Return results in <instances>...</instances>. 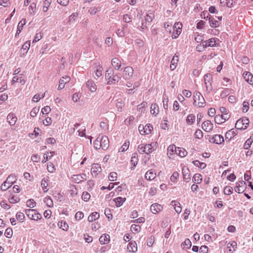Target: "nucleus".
Listing matches in <instances>:
<instances>
[{
    "instance_id": "37",
    "label": "nucleus",
    "mask_w": 253,
    "mask_h": 253,
    "mask_svg": "<svg viewBox=\"0 0 253 253\" xmlns=\"http://www.w3.org/2000/svg\"><path fill=\"white\" fill-rule=\"evenodd\" d=\"M126 199L125 198H123L121 197H119L115 198L114 200V201L115 202V204L116 207H120L123 205V203L125 202Z\"/></svg>"
},
{
    "instance_id": "64",
    "label": "nucleus",
    "mask_w": 253,
    "mask_h": 253,
    "mask_svg": "<svg viewBox=\"0 0 253 253\" xmlns=\"http://www.w3.org/2000/svg\"><path fill=\"white\" fill-rule=\"evenodd\" d=\"M82 198L84 201L87 202L90 199V195L87 192L84 191L83 193Z\"/></svg>"
},
{
    "instance_id": "2",
    "label": "nucleus",
    "mask_w": 253,
    "mask_h": 253,
    "mask_svg": "<svg viewBox=\"0 0 253 253\" xmlns=\"http://www.w3.org/2000/svg\"><path fill=\"white\" fill-rule=\"evenodd\" d=\"M156 148V143L152 142L151 144H146L144 145L141 144L138 146V151L141 153L150 154L153 152Z\"/></svg>"
},
{
    "instance_id": "44",
    "label": "nucleus",
    "mask_w": 253,
    "mask_h": 253,
    "mask_svg": "<svg viewBox=\"0 0 253 253\" xmlns=\"http://www.w3.org/2000/svg\"><path fill=\"white\" fill-rule=\"evenodd\" d=\"M202 180V175L199 173L195 174L193 177V181L196 183H200Z\"/></svg>"
},
{
    "instance_id": "9",
    "label": "nucleus",
    "mask_w": 253,
    "mask_h": 253,
    "mask_svg": "<svg viewBox=\"0 0 253 253\" xmlns=\"http://www.w3.org/2000/svg\"><path fill=\"white\" fill-rule=\"evenodd\" d=\"M133 75V69L130 66L126 67L123 70V78L125 80H130Z\"/></svg>"
},
{
    "instance_id": "15",
    "label": "nucleus",
    "mask_w": 253,
    "mask_h": 253,
    "mask_svg": "<svg viewBox=\"0 0 253 253\" xmlns=\"http://www.w3.org/2000/svg\"><path fill=\"white\" fill-rule=\"evenodd\" d=\"M101 171L102 168L99 164H93L92 165L90 172L93 176H96Z\"/></svg>"
},
{
    "instance_id": "40",
    "label": "nucleus",
    "mask_w": 253,
    "mask_h": 253,
    "mask_svg": "<svg viewBox=\"0 0 253 253\" xmlns=\"http://www.w3.org/2000/svg\"><path fill=\"white\" fill-rule=\"evenodd\" d=\"M126 27V25H123L122 29H118L116 31V34L119 37L123 38L125 36V29Z\"/></svg>"
},
{
    "instance_id": "33",
    "label": "nucleus",
    "mask_w": 253,
    "mask_h": 253,
    "mask_svg": "<svg viewBox=\"0 0 253 253\" xmlns=\"http://www.w3.org/2000/svg\"><path fill=\"white\" fill-rule=\"evenodd\" d=\"M227 248L229 253H232L237 248V243L235 241H232L227 244Z\"/></svg>"
},
{
    "instance_id": "43",
    "label": "nucleus",
    "mask_w": 253,
    "mask_h": 253,
    "mask_svg": "<svg viewBox=\"0 0 253 253\" xmlns=\"http://www.w3.org/2000/svg\"><path fill=\"white\" fill-rule=\"evenodd\" d=\"M54 152H50L45 154L43 156V159L42 160V163H44L50 159V158L54 155Z\"/></svg>"
},
{
    "instance_id": "21",
    "label": "nucleus",
    "mask_w": 253,
    "mask_h": 253,
    "mask_svg": "<svg viewBox=\"0 0 253 253\" xmlns=\"http://www.w3.org/2000/svg\"><path fill=\"white\" fill-rule=\"evenodd\" d=\"M243 76L247 82L251 85H253V75L251 73L245 72L243 74Z\"/></svg>"
},
{
    "instance_id": "26",
    "label": "nucleus",
    "mask_w": 253,
    "mask_h": 253,
    "mask_svg": "<svg viewBox=\"0 0 253 253\" xmlns=\"http://www.w3.org/2000/svg\"><path fill=\"white\" fill-rule=\"evenodd\" d=\"M182 174H183V179L185 180L188 181L190 179V178H191L190 172V170L188 168H187L186 167H184L182 168Z\"/></svg>"
},
{
    "instance_id": "48",
    "label": "nucleus",
    "mask_w": 253,
    "mask_h": 253,
    "mask_svg": "<svg viewBox=\"0 0 253 253\" xmlns=\"http://www.w3.org/2000/svg\"><path fill=\"white\" fill-rule=\"evenodd\" d=\"M155 17L154 14L153 13L150 12L146 14V16L144 17L145 20L148 22V23H151Z\"/></svg>"
},
{
    "instance_id": "42",
    "label": "nucleus",
    "mask_w": 253,
    "mask_h": 253,
    "mask_svg": "<svg viewBox=\"0 0 253 253\" xmlns=\"http://www.w3.org/2000/svg\"><path fill=\"white\" fill-rule=\"evenodd\" d=\"M48 186V180L45 179H42L41 181V186L42 190L44 193L48 191V189L47 188Z\"/></svg>"
},
{
    "instance_id": "12",
    "label": "nucleus",
    "mask_w": 253,
    "mask_h": 253,
    "mask_svg": "<svg viewBox=\"0 0 253 253\" xmlns=\"http://www.w3.org/2000/svg\"><path fill=\"white\" fill-rule=\"evenodd\" d=\"M230 115L225 114L223 115H217L214 117V121L216 124H221L224 123L226 120H228L230 118Z\"/></svg>"
},
{
    "instance_id": "11",
    "label": "nucleus",
    "mask_w": 253,
    "mask_h": 253,
    "mask_svg": "<svg viewBox=\"0 0 253 253\" xmlns=\"http://www.w3.org/2000/svg\"><path fill=\"white\" fill-rule=\"evenodd\" d=\"M87 176L85 173L73 175L72 176V181L77 183H81L86 179Z\"/></svg>"
},
{
    "instance_id": "61",
    "label": "nucleus",
    "mask_w": 253,
    "mask_h": 253,
    "mask_svg": "<svg viewBox=\"0 0 253 253\" xmlns=\"http://www.w3.org/2000/svg\"><path fill=\"white\" fill-rule=\"evenodd\" d=\"M130 229L132 232L137 233L140 230L141 227L139 225L132 224L131 226Z\"/></svg>"
},
{
    "instance_id": "49",
    "label": "nucleus",
    "mask_w": 253,
    "mask_h": 253,
    "mask_svg": "<svg viewBox=\"0 0 253 253\" xmlns=\"http://www.w3.org/2000/svg\"><path fill=\"white\" fill-rule=\"evenodd\" d=\"M193 164L197 167H198L201 169H204L206 167V164L205 163L200 162L198 160H195L193 161Z\"/></svg>"
},
{
    "instance_id": "51",
    "label": "nucleus",
    "mask_w": 253,
    "mask_h": 253,
    "mask_svg": "<svg viewBox=\"0 0 253 253\" xmlns=\"http://www.w3.org/2000/svg\"><path fill=\"white\" fill-rule=\"evenodd\" d=\"M179 174L177 171H174L170 177V181L173 183L177 182V179L179 177Z\"/></svg>"
},
{
    "instance_id": "45",
    "label": "nucleus",
    "mask_w": 253,
    "mask_h": 253,
    "mask_svg": "<svg viewBox=\"0 0 253 253\" xmlns=\"http://www.w3.org/2000/svg\"><path fill=\"white\" fill-rule=\"evenodd\" d=\"M43 202L48 207H52L53 206V201L51 198L48 196H47L44 198Z\"/></svg>"
},
{
    "instance_id": "20",
    "label": "nucleus",
    "mask_w": 253,
    "mask_h": 253,
    "mask_svg": "<svg viewBox=\"0 0 253 253\" xmlns=\"http://www.w3.org/2000/svg\"><path fill=\"white\" fill-rule=\"evenodd\" d=\"M213 124L210 121H205L202 125V128L207 132H210L213 129Z\"/></svg>"
},
{
    "instance_id": "13",
    "label": "nucleus",
    "mask_w": 253,
    "mask_h": 253,
    "mask_svg": "<svg viewBox=\"0 0 253 253\" xmlns=\"http://www.w3.org/2000/svg\"><path fill=\"white\" fill-rule=\"evenodd\" d=\"M209 141L211 143L220 144L224 142V138L221 135L215 134L210 138Z\"/></svg>"
},
{
    "instance_id": "38",
    "label": "nucleus",
    "mask_w": 253,
    "mask_h": 253,
    "mask_svg": "<svg viewBox=\"0 0 253 253\" xmlns=\"http://www.w3.org/2000/svg\"><path fill=\"white\" fill-rule=\"evenodd\" d=\"M99 217V214L97 212H93L88 217V221L89 222H93Z\"/></svg>"
},
{
    "instance_id": "57",
    "label": "nucleus",
    "mask_w": 253,
    "mask_h": 253,
    "mask_svg": "<svg viewBox=\"0 0 253 253\" xmlns=\"http://www.w3.org/2000/svg\"><path fill=\"white\" fill-rule=\"evenodd\" d=\"M45 96V93L42 95H40V94H35L32 98V101L33 102H38L41 98H42Z\"/></svg>"
},
{
    "instance_id": "10",
    "label": "nucleus",
    "mask_w": 253,
    "mask_h": 253,
    "mask_svg": "<svg viewBox=\"0 0 253 253\" xmlns=\"http://www.w3.org/2000/svg\"><path fill=\"white\" fill-rule=\"evenodd\" d=\"M99 142L101 145V148L103 150L107 149L109 146V140L107 136L103 135L98 136Z\"/></svg>"
},
{
    "instance_id": "14",
    "label": "nucleus",
    "mask_w": 253,
    "mask_h": 253,
    "mask_svg": "<svg viewBox=\"0 0 253 253\" xmlns=\"http://www.w3.org/2000/svg\"><path fill=\"white\" fill-rule=\"evenodd\" d=\"M246 186V183L243 181H239L236 183V185L234 188L235 192L238 193H242L244 192Z\"/></svg>"
},
{
    "instance_id": "1",
    "label": "nucleus",
    "mask_w": 253,
    "mask_h": 253,
    "mask_svg": "<svg viewBox=\"0 0 253 253\" xmlns=\"http://www.w3.org/2000/svg\"><path fill=\"white\" fill-rule=\"evenodd\" d=\"M114 72L111 69H108L105 71V79L107 81L106 84L111 85L116 84L120 81L121 77L119 75H114Z\"/></svg>"
},
{
    "instance_id": "22",
    "label": "nucleus",
    "mask_w": 253,
    "mask_h": 253,
    "mask_svg": "<svg viewBox=\"0 0 253 253\" xmlns=\"http://www.w3.org/2000/svg\"><path fill=\"white\" fill-rule=\"evenodd\" d=\"M215 40L214 38H211L208 41H204L202 42V45L204 48L208 46L213 47L215 45Z\"/></svg>"
},
{
    "instance_id": "39",
    "label": "nucleus",
    "mask_w": 253,
    "mask_h": 253,
    "mask_svg": "<svg viewBox=\"0 0 253 253\" xmlns=\"http://www.w3.org/2000/svg\"><path fill=\"white\" fill-rule=\"evenodd\" d=\"M209 22L211 27L216 28L219 26V21L214 19L212 17H209Z\"/></svg>"
},
{
    "instance_id": "54",
    "label": "nucleus",
    "mask_w": 253,
    "mask_h": 253,
    "mask_svg": "<svg viewBox=\"0 0 253 253\" xmlns=\"http://www.w3.org/2000/svg\"><path fill=\"white\" fill-rule=\"evenodd\" d=\"M118 174L116 172H110L109 175H108V179L110 181H116L117 178Z\"/></svg>"
},
{
    "instance_id": "18",
    "label": "nucleus",
    "mask_w": 253,
    "mask_h": 253,
    "mask_svg": "<svg viewBox=\"0 0 253 253\" xmlns=\"http://www.w3.org/2000/svg\"><path fill=\"white\" fill-rule=\"evenodd\" d=\"M163 209V206L158 203H154L152 204L150 207V210L154 214H157L159 213L160 211H162Z\"/></svg>"
},
{
    "instance_id": "4",
    "label": "nucleus",
    "mask_w": 253,
    "mask_h": 253,
    "mask_svg": "<svg viewBox=\"0 0 253 253\" xmlns=\"http://www.w3.org/2000/svg\"><path fill=\"white\" fill-rule=\"evenodd\" d=\"M16 178L14 174L9 175L6 180L1 184V189L2 191H6L16 181Z\"/></svg>"
},
{
    "instance_id": "16",
    "label": "nucleus",
    "mask_w": 253,
    "mask_h": 253,
    "mask_svg": "<svg viewBox=\"0 0 253 253\" xmlns=\"http://www.w3.org/2000/svg\"><path fill=\"white\" fill-rule=\"evenodd\" d=\"M71 78L69 76H63L59 81V85L57 89L61 90L64 88L65 84L69 83L70 81Z\"/></svg>"
},
{
    "instance_id": "3",
    "label": "nucleus",
    "mask_w": 253,
    "mask_h": 253,
    "mask_svg": "<svg viewBox=\"0 0 253 253\" xmlns=\"http://www.w3.org/2000/svg\"><path fill=\"white\" fill-rule=\"evenodd\" d=\"M193 105L197 107H204L206 105V101L203 95L199 91L193 93Z\"/></svg>"
},
{
    "instance_id": "59",
    "label": "nucleus",
    "mask_w": 253,
    "mask_h": 253,
    "mask_svg": "<svg viewBox=\"0 0 253 253\" xmlns=\"http://www.w3.org/2000/svg\"><path fill=\"white\" fill-rule=\"evenodd\" d=\"M104 213H105V215L106 216V217L108 218L109 220H110L112 219L113 215L111 213V211L110 209L106 208L105 210Z\"/></svg>"
},
{
    "instance_id": "19",
    "label": "nucleus",
    "mask_w": 253,
    "mask_h": 253,
    "mask_svg": "<svg viewBox=\"0 0 253 253\" xmlns=\"http://www.w3.org/2000/svg\"><path fill=\"white\" fill-rule=\"evenodd\" d=\"M179 61V54L178 53H175V55L173 56L172 60L171 61L170 65V69L171 71H173L177 67V63Z\"/></svg>"
},
{
    "instance_id": "60",
    "label": "nucleus",
    "mask_w": 253,
    "mask_h": 253,
    "mask_svg": "<svg viewBox=\"0 0 253 253\" xmlns=\"http://www.w3.org/2000/svg\"><path fill=\"white\" fill-rule=\"evenodd\" d=\"M30 42L26 41L22 45L21 49L25 51L26 53H27L30 47Z\"/></svg>"
},
{
    "instance_id": "29",
    "label": "nucleus",
    "mask_w": 253,
    "mask_h": 253,
    "mask_svg": "<svg viewBox=\"0 0 253 253\" xmlns=\"http://www.w3.org/2000/svg\"><path fill=\"white\" fill-rule=\"evenodd\" d=\"M127 249L129 252L135 253L137 251V246L135 242H131L127 245Z\"/></svg>"
},
{
    "instance_id": "53",
    "label": "nucleus",
    "mask_w": 253,
    "mask_h": 253,
    "mask_svg": "<svg viewBox=\"0 0 253 253\" xmlns=\"http://www.w3.org/2000/svg\"><path fill=\"white\" fill-rule=\"evenodd\" d=\"M51 0H44L43 2V5L42 7V10L43 12H46L50 5Z\"/></svg>"
},
{
    "instance_id": "25",
    "label": "nucleus",
    "mask_w": 253,
    "mask_h": 253,
    "mask_svg": "<svg viewBox=\"0 0 253 253\" xmlns=\"http://www.w3.org/2000/svg\"><path fill=\"white\" fill-rule=\"evenodd\" d=\"M86 86L91 92H95L97 89V86L93 81L90 80L86 83Z\"/></svg>"
},
{
    "instance_id": "6",
    "label": "nucleus",
    "mask_w": 253,
    "mask_h": 253,
    "mask_svg": "<svg viewBox=\"0 0 253 253\" xmlns=\"http://www.w3.org/2000/svg\"><path fill=\"white\" fill-rule=\"evenodd\" d=\"M249 122V120L246 117L241 118L236 122L235 127L238 129H245L248 126Z\"/></svg>"
},
{
    "instance_id": "23",
    "label": "nucleus",
    "mask_w": 253,
    "mask_h": 253,
    "mask_svg": "<svg viewBox=\"0 0 253 253\" xmlns=\"http://www.w3.org/2000/svg\"><path fill=\"white\" fill-rule=\"evenodd\" d=\"M212 80V75L210 74H207L205 76V84L207 89L211 88V81Z\"/></svg>"
},
{
    "instance_id": "58",
    "label": "nucleus",
    "mask_w": 253,
    "mask_h": 253,
    "mask_svg": "<svg viewBox=\"0 0 253 253\" xmlns=\"http://www.w3.org/2000/svg\"><path fill=\"white\" fill-rule=\"evenodd\" d=\"M223 192L225 195H230L233 192V188L232 187L227 186L224 188Z\"/></svg>"
},
{
    "instance_id": "52",
    "label": "nucleus",
    "mask_w": 253,
    "mask_h": 253,
    "mask_svg": "<svg viewBox=\"0 0 253 253\" xmlns=\"http://www.w3.org/2000/svg\"><path fill=\"white\" fill-rule=\"evenodd\" d=\"M138 161V159L137 158V154H133L131 157V161H130L131 164H132V165H133V168H134L136 166V165L137 164Z\"/></svg>"
},
{
    "instance_id": "31",
    "label": "nucleus",
    "mask_w": 253,
    "mask_h": 253,
    "mask_svg": "<svg viewBox=\"0 0 253 253\" xmlns=\"http://www.w3.org/2000/svg\"><path fill=\"white\" fill-rule=\"evenodd\" d=\"M26 19H22L18 23L17 26V30L16 33L15 34V36H17L19 35V34L21 33V31L23 29V26L26 24Z\"/></svg>"
},
{
    "instance_id": "35",
    "label": "nucleus",
    "mask_w": 253,
    "mask_h": 253,
    "mask_svg": "<svg viewBox=\"0 0 253 253\" xmlns=\"http://www.w3.org/2000/svg\"><path fill=\"white\" fill-rule=\"evenodd\" d=\"M151 114L156 116L159 113V107L156 103H152L150 107Z\"/></svg>"
},
{
    "instance_id": "7",
    "label": "nucleus",
    "mask_w": 253,
    "mask_h": 253,
    "mask_svg": "<svg viewBox=\"0 0 253 253\" xmlns=\"http://www.w3.org/2000/svg\"><path fill=\"white\" fill-rule=\"evenodd\" d=\"M153 129V126L149 124L145 126L141 124L138 126V130L141 135L149 134L151 133Z\"/></svg>"
},
{
    "instance_id": "47",
    "label": "nucleus",
    "mask_w": 253,
    "mask_h": 253,
    "mask_svg": "<svg viewBox=\"0 0 253 253\" xmlns=\"http://www.w3.org/2000/svg\"><path fill=\"white\" fill-rule=\"evenodd\" d=\"M177 148L174 145H170L168 148V155L169 156L172 155L174 152L176 153V149Z\"/></svg>"
},
{
    "instance_id": "46",
    "label": "nucleus",
    "mask_w": 253,
    "mask_h": 253,
    "mask_svg": "<svg viewBox=\"0 0 253 253\" xmlns=\"http://www.w3.org/2000/svg\"><path fill=\"white\" fill-rule=\"evenodd\" d=\"M69 193L72 197L77 196L78 194V190L76 187L74 185H71L70 187Z\"/></svg>"
},
{
    "instance_id": "34",
    "label": "nucleus",
    "mask_w": 253,
    "mask_h": 253,
    "mask_svg": "<svg viewBox=\"0 0 253 253\" xmlns=\"http://www.w3.org/2000/svg\"><path fill=\"white\" fill-rule=\"evenodd\" d=\"M175 154L181 157H184L187 155V152L183 148L177 147Z\"/></svg>"
},
{
    "instance_id": "17",
    "label": "nucleus",
    "mask_w": 253,
    "mask_h": 253,
    "mask_svg": "<svg viewBox=\"0 0 253 253\" xmlns=\"http://www.w3.org/2000/svg\"><path fill=\"white\" fill-rule=\"evenodd\" d=\"M17 121V118L13 113H10L7 116V121L10 126H14Z\"/></svg>"
},
{
    "instance_id": "55",
    "label": "nucleus",
    "mask_w": 253,
    "mask_h": 253,
    "mask_svg": "<svg viewBox=\"0 0 253 253\" xmlns=\"http://www.w3.org/2000/svg\"><path fill=\"white\" fill-rule=\"evenodd\" d=\"M129 145V141H125V142L123 144V145L121 146L120 149H119V152H125L128 148Z\"/></svg>"
},
{
    "instance_id": "30",
    "label": "nucleus",
    "mask_w": 253,
    "mask_h": 253,
    "mask_svg": "<svg viewBox=\"0 0 253 253\" xmlns=\"http://www.w3.org/2000/svg\"><path fill=\"white\" fill-rule=\"evenodd\" d=\"M171 205L174 208L177 213H179L181 212L182 208L179 202L176 201H172Z\"/></svg>"
},
{
    "instance_id": "8",
    "label": "nucleus",
    "mask_w": 253,
    "mask_h": 253,
    "mask_svg": "<svg viewBox=\"0 0 253 253\" xmlns=\"http://www.w3.org/2000/svg\"><path fill=\"white\" fill-rule=\"evenodd\" d=\"M182 28V24L181 22H176L173 27V31L171 34L172 39H176L181 34Z\"/></svg>"
},
{
    "instance_id": "24",
    "label": "nucleus",
    "mask_w": 253,
    "mask_h": 253,
    "mask_svg": "<svg viewBox=\"0 0 253 253\" xmlns=\"http://www.w3.org/2000/svg\"><path fill=\"white\" fill-rule=\"evenodd\" d=\"M111 64L116 70H120L121 67V62L118 58H114L111 60Z\"/></svg>"
},
{
    "instance_id": "5",
    "label": "nucleus",
    "mask_w": 253,
    "mask_h": 253,
    "mask_svg": "<svg viewBox=\"0 0 253 253\" xmlns=\"http://www.w3.org/2000/svg\"><path fill=\"white\" fill-rule=\"evenodd\" d=\"M25 211L27 216L31 220L37 221L42 217L41 214L35 209H27Z\"/></svg>"
},
{
    "instance_id": "27",
    "label": "nucleus",
    "mask_w": 253,
    "mask_h": 253,
    "mask_svg": "<svg viewBox=\"0 0 253 253\" xmlns=\"http://www.w3.org/2000/svg\"><path fill=\"white\" fill-rule=\"evenodd\" d=\"M237 134V130L231 129L228 130L225 134V139L230 141L232 138Z\"/></svg>"
},
{
    "instance_id": "63",
    "label": "nucleus",
    "mask_w": 253,
    "mask_h": 253,
    "mask_svg": "<svg viewBox=\"0 0 253 253\" xmlns=\"http://www.w3.org/2000/svg\"><path fill=\"white\" fill-rule=\"evenodd\" d=\"M131 17L130 15L126 14L123 16V21L125 23H130L131 22Z\"/></svg>"
},
{
    "instance_id": "28",
    "label": "nucleus",
    "mask_w": 253,
    "mask_h": 253,
    "mask_svg": "<svg viewBox=\"0 0 253 253\" xmlns=\"http://www.w3.org/2000/svg\"><path fill=\"white\" fill-rule=\"evenodd\" d=\"M156 176V173L152 169L149 170L145 173V178L148 180H152Z\"/></svg>"
},
{
    "instance_id": "36",
    "label": "nucleus",
    "mask_w": 253,
    "mask_h": 253,
    "mask_svg": "<svg viewBox=\"0 0 253 253\" xmlns=\"http://www.w3.org/2000/svg\"><path fill=\"white\" fill-rule=\"evenodd\" d=\"M195 116L192 114H189L186 119V122L188 125H192L195 122Z\"/></svg>"
},
{
    "instance_id": "62",
    "label": "nucleus",
    "mask_w": 253,
    "mask_h": 253,
    "mask_svg": "<svg viewBox=\"0 0 253 253\" xmlns=\"http://www.w3.org/2000/svg\"><path fill=\"white\" fill-rule=\"evenodd\" d=\"M4 235L8 238H11L13 235V231L12 229L10 228H7L5 231Z\"/></svg>"
},
{
    "instance_id": "32",
    "label": "nucleus",
    "mask_w": 253,
    "mask_h": 253,
    "mask_svg": "<svg viewBox=\"0 0 253 253\" xmlns=\"http://www.w3.org/2000/svg\"><path fill=\"white\" fill-rule=\"evenodd\" d=\"M99 241L102 245L108 244L110 242V236L107 234L102 235L99 238Z\"/></svg>"
},
{
    "instance_id": "56",
    "label": "nucleus",
    "mask_w": 253,
    "mask_h": 253,
    "mask_svg": "<svg viewBox=\"0 0 253 253\" xmlns=\"http://www.w3.org/2000/svg\"><path fill=\"white\" fill-rule=\"evenodd\" d=\"M253 141V139L251 138L248 139L244 143V148L245 149H249L251 147Z\"/></svg>"
},
{
    "instance_id": "50",
    "label": "nucleus",
    "mask_w": 253,
    "mask_h": 253,
    "mask_svg": "<svg viewBox=\"0 0 253 253\" xmlns=\"http://www.w3.org/2000/svg\"><path fill=\"white\" fill-rule=\"evenodd\" d=\"M58 226L64 231H67L68 229L69 226L68 224L64 221H59L58 223Z\"/></svg>"
},
{
    "instance_id": "41",
    "label": "nucleus",
    "mask_w": 253,
    "mask_h": 253,
    "mask_svg": "<svg viewBox=\"0 0 253 253\" xmlns=\"http://www.w3.org/2000/svg\"><path fill=\"white\" fill-rule=\"evenodd\" d=\"M94 72L95 73V75L97 77H101L102 75V72H103L102 66L100 64L96 66V69Z\"/></svg>"
}]
</instances>
